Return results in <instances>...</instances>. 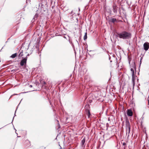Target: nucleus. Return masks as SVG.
I'll return each mask as SVG.
<instances>
[{
  "instance_id": "f257e3e1",
  "label": "nucleus",
  "mask_w": 149,
  "mask_h": 149,
  "mask_svg": "<svg viewBox=\"0 0 149 149\" xmlns=\"http://www.w3.org/2000/svg\"><path fill=\"white\" fill-rule=\"evenodd\" d=\"M117 35L120 38L129 39L131 38L132 34L130 32L123 31L120 33H117Z\"/></svg>"
},
{
  "instance_id": "f03ea898",
  "label": "nucleus",
  "mask_w": 149,
  "mask_h": 149,
  "mask_svg": "<svg viewBox=\"0 0 149 149\" xmlns=\"http://www.w3.org/2000/svg\"><path fill=\"white\" fill-rule=\"evenodd\" d=\"M126 127V134H127V129H130V123L128 120H126L125 122Z\"/></svg>"
},
{
  "instance_id": "7ed1b4c3",
  "label": "nucleus",
  "mask_w": 149,
  "mask_h": 149,
  "mask_svg": "<svg viewBox=\"0 0 149 149\" xmlns=\"http://www.w3.org/2000/svg\"><path fill=\"white\" fill-rule=\"evenodd\" d=\"M143 47L144 49L147 51L149 48V43L147 42L144 43L143 45Z\"/></svg>"
},
{
  "instance_id": "20e7f679",
  "label": "nucleus",
  "mask_w": 149,
  "mask_h": 149,
  "mask_svg": "<svg viewBox=\"0 0 149 149\" xmlns=\"http://www.w3.org/2000/svg\"><path fill=\"white\" fill-rule=\"evenodd\" d=\"M27 58H24L20 62V64L21 66L25 65L26 63Z\"/></svg>"
},
{
  "instance_id": "39448f33",
  "label": "nucleus",
  "mask_w": 149,
  "mask_h": 149,
  "mask_svg": "<svg viewBox=\"0 0 149 149\" xmlns=\"http://www.w3.org/2000/svg\"><path fill=\"white\" fill-rule=\"evenodd\" d=\"M113 11L115 13H117V7L115 4H114L113 6Z\"/></svg>"
},
{
  "instance_id": "423d86ee",
  "label": "nucleus",
  "mask_w": 149,
  "mask_h": 149,
  "mask_svg": "<svg viewBox=\"0 0 149 149\" xmlns=\"http://www.w3.org/2000/svg\"><path fill=\"white\" fill-rule=\"evenodd\" d=\"M127 114L129 116H132L133 115V113L132 111L130 109L128 110L127 112Z\"/></svg>"
},
{
  "instance_id": "0eeeda50",
  "label": "nucleus",
  "mask_w": 149,
  "mask_h": 149,
  "mask_svg": "<svg viewBox=\"0 0 149 149\" xmlns=\"http://www.w3.org/2000/svg\"><path fill=\"white\" fill-rule=\"evenodd\" d=\"M134 79L135 75L134 73H133V74H132V80L134 85L135 84Z\"/></svg>"
},
{
  "instance_id": "6e6552de",
  "label": "nucleus",
  "mask_w": 149,
  "mask_h": 149,
  "mask_svg": "<svg viewBox=\"0 0 149 149\" xmlns=\"http://www.w3.org/2000/svg\"><path fill=\"white\" fill-rule=\"evenodd\" d=\"M117 19H116L114 18H111L109 20V21L112 23H114L115 22H117Z\"/></svg>"
},
{
  "instance_id": "1a4fd4ad",
  "label": "nucleus",
  "mask_w": 149,
  "mask_h": 149,
  "mask_svg": "<svg viewBox=\"0 0 149 149\" xmlns=\"http://www.w3.org/2000/svg\"><path fill=\"white\" fill-rule=\"evenodd\" d=\"M85 142V138H84L81 141V144L82 146H83Z\"/></svg>"
},
{
  "instance_id": "9d476101",
  "label": "nucleus",
  "mask_w": 149,
  "mask_h": 149,
  "mask_svg": "<svg viewBox=\"0 0 149 149\" xmlns=\"http://www.w3.org/2000/svg\"><path fill=\"white\" fill-rule=\"evenodd\" d=\"M19 54L18 56L19 57H21L23 56V52L22 50H20L19 51Z\"/></svg>"
},
{
  "instance_id": "9b49d317",
  "label": "nucleus",
  "mask_w": 149,
  "mask_h": 149,
  "mask_svg": "<svg viewBox=\"0 0 149 149\" xmlns=\"http://www.w3.org/2000/svg\"><path fill=\"white\" fill-rule=\"evenodd\" d=\"M17 56V54L16 53H15L13 54L10 56V57L12 58H15Z\"/></svg>"
},
{
  "instance_id": "f8f14e48",
  "label": "nucleus",
  "mask_w": 149,
  "mask_h": 149,
  "mask_svg": "<svg viewBox=\"0 0 149 149\" xmlns=\"http://www.w3.org/2000/svg\"><path fill=\"white\" fill-rule=\"evenodd\" d=\"M86 115L88 116V118L90 117L91 115L90 113L89 110H88L86 113Z\"/></svg>"
},
{
  "instance_id": "ddd939ff",
  "label": "nucleus",
  "mask_w": 149,
  "mask_h": 149,
  "mask_svg": "<svg viewBox=\"0 0 149 149\" xmlns=\"http://www.w3.org/2000/svg\"><path fill=\"white\" fill-rule=\"evenodd\" d=\"M87 33L86 32L85 33V34L84 36V40H86L87 39Z\"/></svg>"
},
{
  "instance_id": "4468645a",
  "label": "nucleus",
  "mask_w": 149,
  "mask_h": 149,
  "mask_svg": "<svg viewBox=\"0 0 149 149\" xmlns=\"http://www.w3.org/2000/svg\"><path fill=\"white\" fill-rule=\"evenodd\" d=\"M130 129H127V134H128V136L129 135V134L130 132Z\"/></svg>"
},
{
  "instance_id": "2eb2a0df",
  "label": "nucleus",
  "mask_w": 149,
  "mask_h": 149,
  "mask_svg": "<svg viewBox=\"0 0 149 149\" xmlns=\"http://www.w3.org/2000/svg\"><path fill=\"white\" fill-rule=\"evenodd\" d=\"M131 71L132 72V74H133V73H134V70H133V69L131 68Z\"/></svg>"
},
{
  "instance_id": "dca6fc26",
  "label": "nucleus",
  "mask_w": 149,
  "mask_h": 149,
  "mask_svg": "<svg viewBox=\"0 0 149 149\" xmlns=\"http://www.w3.org/2000/svg\"><path fill=\"white\" fill-rule=\"evenodd\" d=\"M142 57H141V59H140V65L141 64V60H142Z\"/></svg>"
},
{
  "instance_id": "f3484780",
  "label": "nucleus",
  "mask_w": 149,
  "mask_h": 149,
  "mask_svg": "<svg viewBox=\"0 0 149 149\" xmlns=\"http://www.w3.org/2000/svg\"><path fill=\"white\" fill-rule=\"evenodd\" d=\"M126 145V143H125V142H124V143H123V146H125Z\"/></svg>"
},
{
  "instance_id": "a211bd4d",
  "label": "nucleus",
  "mask_w": 149,
  "mask_h": 149,
  "mask_svg": "<svg viewBox=\"0 0 149 149\" xmlns=\"http://www.w3.org/2000/svg\"><path fill=\"white\" fill-rule=\"evenodd\" d=\"M29 87H32V86L31 85H30L29 86Z\"/></svg>"
},
{
  "instance_id": "6ab92c4d",
  "label": "nucleus",
  "mask_w": 149,
  "mask_h": 149,
  "mask_svg": "<svg viewBox=\"0 0 149 149\" xmlns=\"http://www.w3.org/2000/svg\"><path fill=\"white\" fill-rule=\"evenodd\" d=\"M1 62V61H0V62Z\"/></svg>"
}]
</instances>
